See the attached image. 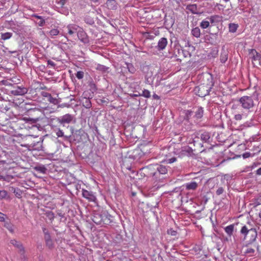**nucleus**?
Instances as JSON below:
<instances>
[{"instance_id": "62", "label": "nucleus", "mask_w": 261, "mask_h": 261, "mask_svg": "<svg viewBox=\"0 0 261 261\" xmlns=\"http://www.w3.org/2000/svg\"><path fill=\"white\" fill-rule=\"evenodd\" d=\"M256 174L258 175H261V167L258 169L256 171Z\"/></svg>"}, {"instance_id": "5", "label": "nucleus", "mask_w": 261, "mask_h": 261, "mask_svg": "<svg viewBox=\"0 0 261 261\" xmlns=\"http://www.w3.org/2000/svg\"><path fill=\"white\" fill-rule=\"evenodd\" d=\"M28 91L27 88L14 84L13 89L10 91V93L13 95H23L27 93Z\"/></svg>"}, {"instance_id": "25", "label": "nucleus", "mask_w": 261, "mask_h": 261, "mask_svg": "<svg viewBox=\"0 0 261 261\" xmlns=\"http://www.w3.org/2000/svg\"><path fill=\"white\" fill-rule=\"evenodd\" d=\"M47 34L51 38H54L55 36L60 34V31L57 29H53Z\"/></svg>"}, {"instance_id": "46", "label": "nucleus", "mask_w": 261, "mask_h": 261, "mask_svg": "<svg viewBox=\"0 0 261 261\" xmlns=\"http://www.w3.org/2000/svg\"><path fill=\"white\" fill-rule=\"evenodd\" d=\"M218 17L217 15L215 16H212L210 17H207L206 19L208 20L210 22H211L212 23H214L215 22V20L216 18Z\"/></svg>"}, {"instance_id": "58", "label": "nucleus", "mask_w": 261, "mask_h": 261, "mask_svg": "<svg viewBox=\"0 0 261 261\" xmlns=\"http://www.w3.org/2000/svg\"><path fill=\"white\" fill-rule=\"evenodd\" d=\"M47 64L50 65L52 67H55V63L51 60L47 61Z\"/></svg>"}, {"instance_id": "11", "label": "nucleus", "mask_w": 261, "mask_h": 261, "mask_svg": "<svg viewBox=\"0 0 261 261\" xmlns=\"http://www.w3.org/2000/svg\"><path fill=\"white\" fill-rule=\"evenodd\" d=\"M101 224L108 225L111 222V216L106 212L101 213Z\"/></svg>"}, {"instance_id": "22", "label": "nucleus", "mask_w": 261, "mask_h": 261, "mask_svg": "<svg viewBox=\"0 0 261 261\" xmlns=\"http://www.w3.org/2000/svg\"><path fill=\"white\" fill-rule=\"evenodd\" d=\"M23 119L27 122L31 123H36L41 120L40 117L37 118H31V117H24Z\"/></svg>"}, {"instance_id": "37", "label": "nucleus", "mask_w": 261, "mask_h": 261, "mask_svg": "<svg viewBox=\"0 0 261 261\" xmlns=\"http://www.w3.org/2000/svg\"><path fill=\"white\" fill-rule=\"evenodd\" d=\"M210 25V21L208 20H203L200 23V27L203 29L207 28Z\"/></svg>"}, {"instance_id": "17", "label": "nucleus", "mask_w": 261, "mask_h": 261, "mask_svg": "<svg viewBox=\"0 0 261 261\" xmlns=\"http://www.w3.org/2000/svg\"><path fill=\"white\" fill-rule=\"evenodd\" d=\"M34 170L38 173L45 174L47 170V168L43 165H38L34 167Z\"/></svg>"}, {"instance_id": "9", "label": "nucleus", "mask_w": 261, "mask_h": 261, "mask_svg": "<svg viewBox=\"0 0 261 261\" xmlns=\"http://www.w3.org/2000/svg\"><path fill=\"white\" fill-rule=\"evenodd\" d=\"M168 44V41L167 38L162 37L159 39L158 45L156 46V48L159 51L163 50L164 49Z\"/></svg>"}, {"instance_id": "54", "label": "nucleus", "mask_w": 261, "mask_h": 261, "mask_svg": "<svg viewBox=\"0 0 261 261\" xmlns=\"http://www.w3.org/2000/svg\"><path fill=\"white\" fill-rule=\"evenodd\" d=\"M129 95L132 97H138L141 96V93L138 92H136V93L130 94Z\"/></svg>"}, {"instance_id": "51", "label": "nucleus", "mask_w": 261, "mask_h": 261, "mask_svg": "<svg viewBox=\"0 0 261 261\" xmlns=\"http://www.w3.org/2000/svg\"><path fill=\"white\" fill-rule=\"evenodd\" d=\"M236 120H241L242 119V115L240 114H238L234 115V117Z\"/></svg>"}, {"instance_id": "29", "label": "nucleus", "mask_w": 261, "mask_h": 261, "mask_svg": "<svg viewBox=\"0 0 261 261\" xmlns=\"http://www.w3.org/2000/svg\"><path fill=\"white\" fill-rule=\"evenodd\" d=\"M187 9L193 14L198 13L196 5H190L187 6Z\"/></svg>"}, {"instance_id": "12", "label": "nucleus", "mask_w": 261, "mask_h": 261, "mask_svg": "<svg viewBox=\"0 0 261 261\" xmlns=\"http://www.w3.org/2000/svg\"><path fill=\"white\" fill-rule=\"evenodd\" d=\"M82 195L84 198L88 199L90 201H94L96 199V197L92 192L83 189L82 191Z\"/></svg>"}, {"instance_id": "21", "label": "nucleus", "mask_w": 261, "mask_h": 261, "mask_svg": "<svg viewBox=\"0 0 261 261\" xmlns=\"http://www.w3.org/2000/svg\"><path fill=\"white\" fill-rule=\"evenodd\" d=\"M10 190L15 194V196L18 198H20L22 194V191L19 188H15L14 187H10Z\"/></svg>"}, {"instance_id": "1", "label": "nucleus", "mask_w": 261, "mask_h": 261, "mask_svg": "<svg viewBox=\"0 0 261 261\" xmlns=\"http://www.w3.org/2000/svg\"><path fill=\"white\" fill-rule=\"evenodd\" d=\"M141 170L146 176H152L156 180L160 178V174H165L168 169L164 165L159 164L149 165L142 168Z\"/></svg>"}, {"instance_id": "24", "label": "nucleus", "mask_w": 261, "mask_h": 261, "mask_svg": "<svg viewBox=\"0 0 261 261\" xmlns=\"http://www.w3.org/2000/svg\"><path fill=\"white\" fill-rule=\"evenodd\" d=\"M233 229L234 225L233 224L229 225L225 228V231L229 236H231L232 234Z\"/></svg>"}, {"instance_id": "27", "label": "nucleus", "mask_w": 261, "mask_h": 261, "mask_svg": "<svg viewBox=\"0 0 261 261\" xmlns=\"http://www.w3.org/2000/svg\"><path fill=\"white\" fill-rule=\"evenodd\" d=\"M12 36V33L10 32H7L5 33H2L1 35V38L2 40H6L10 39Z\"/></svg>"}, {"instance_id": "36", "label": "nucleus", "mask_w": 261, "mask_h": 261, "mask_svg": "<svg viewBox=\"0 0 261 261\" xmlns=\"http://www.w3.org/2000/svg\"><path fill=\"white\" fill-rule=\"evenodd\" d=\"M238 25L234 23H230L229 25V32L234 33L238 29Z\"/></svg>"}, {"instance_id": "3", "label": "nucleus", "mask_w": 261, "mask_h": 261, "mask_svg": "<svg viewBox=\"0 0 261 261\" xmlns=\"http://www.w3.org/2000/svg\"><path fill=\"white\" fill-rule=\"evenodd\" d=\"M212 87V85L203 84L196 87L194 91L199 96L203 97L209 94Z\"/></svg>"}, {"instance_id": "61", "label": "nucleus", "mask_w": 261, "mask_h": 261, "mask_svg": "<svg viewBox=\"0 0 261 261\" xmlns=\"http://www.w3.org/2000/svg\"><path fill=\"white\" fill-rule=\"evenodd\" d=\"M32 17L36 18L39 19H40V18H41L42 17V16H39V15H38L37 14H33L32 15Z\"/></svg>"}, {"instance_id": "53", "label": "nucleus", "mask_w": 261, "mask_h": 261, "mask_svg": "<svg viewBox=\"0 0 261 261\" xmlns=\"http://www.w3.org/2000/svg\"><path fill=\"white\" fill-rule=\"evenodd\" d=\"M41 94L43 97H46V98H48V96H50V93L46 92H44V91L42 92Z\"/></svg>"}, {"instance_id": "33", "label": "nucleus", "mask_w": 261, "mask_h": 261, "mask_svg": "<svg viewBox=\"0 0 261 261\" xmlns=\"http://www.w3.org/2000/svg\"><path fill=\"white\" fill-rule=\"evenodd\" d=\"M193 114V112L191 110H186L185 111V117L184 119L189 121L190 120L192 115Z\"/></svg>"}, {"instance_id": "7", "label": "nucleus", "mask_w": 261, "mask_h": 261, "mask_svg": "<svg viewBox=\"0 0 261 261\" xmlns=\"http://www.w3.org/2000/svg\"><path fill=\"white\" fill-rule=\"evenodd\" d=\"M73 116L69 114H65L60 117L57 118V121L58 123L64 125V124L70 123L73 119Z\"/></svg>"}, {"instance_id": "4", "label": "nucleus", "mask_w": 261, "mask_h": 261, "mask_svg": "<svg viewBox=\"0 0 261 261\" xmlns=\"http://www.w3.org/2000/svg\"><path fill=\"white\" fill-rule=\"evenodd\" d=\"M239 102L242 107L246 110H249L254 106L253 98L251 96H243L239 99Z\"/></svg>"}, {"instance_id": "41", "label": "nucleus", "mask_w": 261, "mask_h": 261, "mask_svg": "<svg viewBox=\"0 0 261 261\" xmlns=\"http://www.w3.org/2000/svg\"><path fill=\"white\" fill-rule=\"evenodd\" d=\"M8 196V192L5 190H0V199L6 198Z\"/></svg>"}, {"instance_id": "32", "label": "nucleus", "mask_w": 261, "mask_h": 261, "mask_svg": "<svg viewBox=\"0 0 261 261\" xmlns=\"http://www.w3.org/2000/svg\"><path fill=\"white\" fill-rule=\"evenodd\" d=\"M4 226L11 232H14L13 225L9 222H5Z\"/></svg>"}, {"instance_id": "10", "label": "nucleus", "mask_w": 261, "mask_h": 261, "mask_svg": "<svg viewBox=\"0 0 261 261\" xmlns=\"http://www.w3.org/2000/svg\"><path fill=\"white\" fill-rule=\"evenodd\" d=\"M10 243L14 247L18 248L19 249V253L21 254V255L24 257V249L22 246V244L20 242H18L15 240H11Z\"/></svg>"}, {"instance_id": "14", "label": "nucleus", "mask_w": 261, "mask_h": 261, "mask_svg": "<svg viewBox=\"0 0 261 261\" xmlns=\"http://www.w3.org/2000/svg\"><path fill=\"white\" fill-rule=\"evenodd\" d=\"M181 154L186 156H191L193 154V149L189 146H186L181 148Z\"/></svg>"}, {"instance_id": "55", "label": "nucleus", "mask_w": 261, "mask_h": 261, "mask_svg": "<svg viewBox=\"0 0 261 261\" xmlns=\"http://www.w3.org/2000/svg\"><path fill=\"white\" fill-rule=\"evenodd\" d=\"M251 156V153L250 152H245L243 153V157L244 159H246Z\"/></svg>"}, {"instance_id": "8", "label": "nucleus", "mask_w": 261, "mask_h": 261, "mask_svg": "<svg viewBox=\"0 0 261 261\" xmlns=\"http://www.w3.org/2000/svg\"><path fill=\"white\" fill-rule=\"evenodd\" d=\"M77 36L79 39L83 43L87 44L89 42L88 36L82 28H80L77 33Z\"/></svg>"}, {"instance_id": "23", "label": "nucleus", "mask_w": 261, "mask_h": 261, "mask_svg": "<svg viewBox=\"0 0 261 261\" xmlns=\"http://www.w3.org/2000/svg\"><path fill=\"white\" fill-rule=\"evenodd\" d=\"M82 104L83 106L87 109H89L92 106L90 100L87 98H84L82 100Z\"/></svg>"}, {"instance_id": "64", "label": "nucleus", "mask_w": 261, "mask_h": 261, "mask_svg": "<svg viewBox=\"0 0 261 261\" xmlns=\"http://www.w3.org/2000/svg\"><path fill=\"white\" fill-rule=\"evenodd\" d=\"M5 178L3 177V176L0 175V179H4Z\"/></svg>"}, {"instance_id": "56", "label": "nucleus", "mask_w": 261, "mask_h": 261, "mask_svg": "<svg viewBox=\"0 0 261 261\" xmlns=\"http://www.w3.org/2000/svg\"><path fill=\"white\" fill-rule=\"evenodd\" d=\"M254 206L256 207L260 204H261V202L259 201L258 199H256L253 203Z\"/></svg>"}, {"instance_id": "16", "label": "nucleus", "mask_w": 261, "mask_h": 261, "mask_svg": "<svg viewBox=\"0 0 261 261\" xmlns=\"http://www.w3.org/2000/svg\"><path fill=\"white\" fill-rule=\"evenodd\" d=\"M106 4L109 9L116 10L117 8V3L115 0H107Z\"/></svg>"}, {"instance_id": "2", "label": "nucleus", "mask_w": 261, "mask_h": 261, "mask_svg": "<svg viewBox=\"0 0 261 261\" xmlns=\"http://www.w3.org/2000/svg\"><path fill=\"white\" fill-rule=\"evenodd\" d=\"M240 234L244 241H246V246L252 244L256 239L257 233L256 228L248 223L243 226L240 230Z\"/></svg>"}, {"instance_id": "40", "label": "nucleus", "mask_w": 261, "mask_h": 261, "mask_svg": "<svg viewBox=\"0 0 261 261\" xmlns=\"http://www.w3.org/2000/svg\"><path fill=\"white\" fill-rule=\"evenodd\" d=\"M141 96H142L145 98H150L151 95L150 92L148 90L144 89L142 93L141 94Z\"/></svg>"}, {"instance_id": "63", "label": "nucleus", "mask_w": 261, "mask_h": 261, "mask_svg": "<svg viewBox=\"0 0 261 261\" xmlns=\"http://www.w3.org/2000/svg\"><path fill=\"white\" fill-rule=\"evenodd\" d=\"M153 98L154 99H160V97L156 94H154L152 95Z\"/></svg>"}, {"instance_id": "38", "label": "nucleus", "mask_w": 261, "mask_h": 261, "mask_svg": "<svg viewBox=\"0 0 261 261\" xmlns=\"http://www.w3.org/2000/svg\"><path fill=\"white\" fill-rule=\"evenodd\" d=\"M66 2V0H56V3L58 5L59 8H63Z\"/></svg>"}, {"instance_id": "60", "label": "nucleus", "mask_w": 261, "mask_h": 261, "mask_svg": "<svg viewBox=\"0 0 261 261\" xmlns=\"http://www.w3.org/2000/svg\"><path fill=\"white\" fill-rule=\"evenodd\" d=\"M43 233L44 234V236H45L46 234H49L48 230L46 228H43Z\"/></svg>"}, {"instance_id": "43", "label": "nucleus", "mask_w": 261, "mask_h": 261, "mask_svg": "<svg viewBox=\"0 0 261 261\" xmlns=\"http://www.w3.org/2000/svg\"><path fill=\"white\" fill-rule=\"evenodd\" d=\"M127 68H128V71L132 73H133L135 72V70H136L135 68L134 67L133 65L131 64L127 65Z\"/></svg>"}, {"instance_id": "47", "label": "nucleus", "mask_w": 261, "mask_h": 261, "mask_svg": "<svg viewBox=\"0 0 261 261\" xmlns=\"http://www.w3.org/2000/svg\"><path fill=\"white\" fill-rule=\"evenodd\" d=\"M255 252V250L253 248H247L245 251L246 254H253Z\"/></svg>"}, {"instance_id": "48", "label": "nucleus", "mask_w": 261, "mask_h": 261, "mask_svg": "<svg viewBox=\"0 0 261 261\" xmlns=\"http://www.w3.org/2000/svg\"><path fill=\"white\" fill-rule=\"evenodd\" d=\"M37 23L40 27H43L44 25L45 22L43 18L42 17L40 19V21Z\"/></svg>"}, {"instance_id": "20", "label": "nucleus", "mask_w": 261, "mask_h": 261, "mask_svg": "<svg viewBox=\"0 0 261 261\" xmlns=\"http://www.w3.org/2000/svg\"><path fill=\"white\" fill-rule=\"evenodd\" d=\"M228 59V53L227 51L223 50L222 51L220 57V60L221 63H224L226 62Z\"/></svg>"}, {"instance_id": "34", "label": "nucleus", "mask_w": 261, "mask_h": 261, "mask_svg": "<svg viewBox=\"0 0 261 261\" xmlns=\"http://www.w3.org/2000/svg\"><path fill=\"white\" fill-rule=\"evenodd\" d=\"M47 100L54 105H57L59 103V100L57 98L53 97L51 94L50 95V96H48L47 98Z\"/></svg>"}, {"instance_id": "30", "label": "nucleus", "mask_w": 261, "mask_h": 261, "mask_svg": "<svg viewBox=\"0 0 261 261\" xmlns=\"http://www.w3.org/2000/svg\"><path fill=\"white\" fill-rule=\"evenodd\" d=\"M96 69L98 71H101L102 72H106L108 71L109 68L104 65L98 64L96 67Z\"/></svg>"}, {"instance_id": "59", "label": "nucleus", "mask_w": 261, "mask_h": 261, "mask_svg": "<svg viewBox=\"0 0 261 261\" xmlns=\"http://www.w3.org/2000/svg\"><path fill=\"white\" fill-rule=\"evenodd\" d=\"M44 239H45V242L48 240H51L50 234H46V235L44 236Z\"/></svg>"}, {"instance_id": "13", "label": "nucleus", "mask_w": 261, "mask_h": 261, "mask_svg": "<svg viewBox=\"0 0 261 261\" xmlns=\"http://www.w3.org/2000/svg\"><path fill=\"white\" fill-rule=\"evenodd\" d=\"M199 138L204 142L208 143L210 142L211 139V134L208 132H203L200 134H199Z\"/></svg>"}, {"instance_id": "45", "label": "nucleus", "mask_w": 261, "mask_h": 261, "mask_svg": "<svg viewBox=\"0 0 261 261\" xmlns=\"http://www.w3.org/2000/svg\"><path fill=\"white\" fill-rule=\"evenodd\" d=\"M224 191V190L222 187H219L217 190L216 193L217 195H220L223 193Z\"/></svg>"}, {"instance_id": "19", "label": "nucleus", "mask_w": 261, "mask_h": 261, "mask_svg": "<svg viewBox=\"0 0 261 261\" xmlns=\"http://www.w3.org/2000/svg\"><path fill=\"white\" fill-rule=\"evenodd\" d=\"M203 115V109L202 107H198L195 112L194 117L197 119L201 118Z\"/></svg>"}, {"instance_id": "50", "label": "nucleus", "mask_w": 261, "mask_h": 261, "mask_svg": "<svg viewBox=\"0 0 261 261\" xmlns=\"http://www.w3.org/2000/svg\"><path fill=\"white\" fill-rule=\"evenodd\" d=\"M45 242H46V245L49 248H51V247H53L54 243H53V241L51 240H48V241H46Z\"/></svg>"}, {"instance_id": "28", "label": "nucleus", "mask_w": 261, "mask_h": 261, "mask_svg": "<svg viewBox=\"0 0 261 261\" xmlns=\"http://www.w3.org/2000/svg\"><path fill=\"white\" fill-rule=\"evenodd\" d=\"M192 35L198 38L200 36V29L198 27H196L192 30Z\"/></svg>"}, {"instance_id": "49", "label": "nucleus", "mask_w": 261, "mask_h": 261, "mask_svg": "<svg viewBox=\"0 0 261 261\" xmlns=\"http://www.w3.org/2000/svg\"><path fill=\"white\" fill-rule=\"evenodd\" d=\"M176 161V158L175 157H173L170 159H167L166 162L167 163L171 164L174 163Z\"/></svg>"}, {"instance_id": "31", "label": "nucleus", "mask_w": 261, "mask_h": 261, "mask_svg": "<svg viewBox=\"0 0 261 261\" xmlns=\"http://www.w3.org/2000/svg\"><path fill=\"white\" fill-rule=\"evenodd\" d=\"M56 135L58 137H63L65 140H67L69 138L68 136H65L64 134V132L62 131V130L60 129V128H58L57 130Z\"/></svg>"}, {"instance_id": "6", "label": "nucleus", "mask_w": 261, "mask_h": 261, "mask_svg": "<svg viewBox=\"0 0 261 261\" xmlns=\"http://www.w3.org/2000/svg\"><path fill=\"white\" fill-rule=\"evenodd\" d=\"M80 28V27L75 24H70L64 28L63 31L64 33L72 36L75 33L77 34Z\"/></svg>"}, {"instance_id": "15", "label": "nucleus", "mask_w": 261, "mask_h": 261, "mask_svg": "<svg viewBox=\"0 0 261 261\" xmlns=\"http://www.w3.org/2000/svg\"><path fill=\"white\" fill-rule=\"evenodd\" d=\"M185 186L186 189L188 190H195L198 187V184L195 181H192L186 184Z\"/></svg>"}, {"instance_id": "44", "label": "nucleus", "mask_w": 261, "mask_h": 261, "mask_svg": "<svg viewBox=\"0 0 261 261\" xmlns=\"http://www.w3.org/2000/svg\"><path fill=\"white\" fill-rule=\"evenodd\" d=\"M167 233H168V234H170L173 236H175L177 234L176 231L173 230L172 228H170V229H168L167 231Z\"/></svg>"}, {"instance_id": "57", "label": "nucleus", "mask_w": 261, "mask_h": 261, "mask_svg": "<svg viewBox=\"0 0 261 261\" xmlns=\"http://www.w3.org/2000/svg\"><path fill=\"white\" fill-rule=\"evenodd\" d=\"M4 214L0 212V221L1 222H4L5 221V218H4Z\"/></svg>"}, {"instance_id": "39", "label": "nucleus", "mask_w": 261, "mask_h": 261, "mask_svg": "<svg viewBox=\"0 0 261 261\" xmlns=\"http://www.w3.org/2000/svg\"><path fill=\"white\" fill-rule=\"evenodd\" d=\"M46 216L48 218V219L52 221L54 220L55 218L54 214L51 211H48L46 213Z\"/></svg>"}, {"instance_id": "35", "label": "nucleus", "mask_w": 261, "mask_h": 261, "mask_svg": "<svg viewBox=\"0 0 261 261\" xmlns=\"http://www.w3.org/2000/svg\"><path fill=\"white\" fill-rule=\"evenodd\" d=\"M84 21L86 23L91 25L94 23L93 19L89 16H86L84 18Z\"/></svg>"}, {"instance_id": "26", "label": "nucleus", "mask_w": 261, "mask_h": 261, "mask_svg": "<svg viewBox=\"0 0 261 261\" xmlns=\"http://www.w3.org/2000/svg\"><path fill=\"white\" fill-rule=\"evenodd\" d=\"M252 54L253 55V59L255 61H258L260 63L261 62V55L255 50L252 51Z\"/></svg>"}, {"instance_id": "42", "label": "nucleus", "mask_w": 261, "mask_h": 261, "mask_svg": "<svg viewBox=\"0 0 261 261\" xmlns=\"http://www.w3.org/2000/svg\"><path fill=\"white\" fill-rule=\"evenodd\" d=\"M84 72L82 71H79L75 74V76L79 79L81 80L84 77Z\"/></svg>"}, {"instance_id": "52", "label": "nucleus", "mask_w": 261, "mask_h": 261, "mask_svg": "<svg viewBox=\"0 0 261 261\" xmlns=\"http://www.w3.org/2000/svg\"><path fill=\"white\" fill-rule=\"evenodd\" d=\"M2 82H3V84L5 86H11L14 87V85L12 84L11 83H10V81H3Z\"/></svg>"}, {"instance_id": "18", "label": "nucleus", "mask_w": 261, "mask_h": 261, "mask_svg": "<svg viewBox=\"0 0 261 261\" xmlns=\"http://www.w3.org/2000/svg\"><path fill=\"white\" fill-rule=\"evenodd\" d=\"M92 221L97 225L101 224V213H95L93 216Z\"/></svg>"}]
</instances>
